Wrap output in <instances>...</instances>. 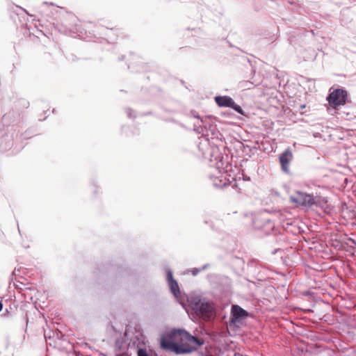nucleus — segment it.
<instances>
[{
  "instance_id": "f257e3e1",
  "label": "nucleus",
  "mask_w": 356,
  "mask_h": 356,
  "mask_svg": "<svg viewBox=\"0 0 356 356\" xmlns=\"http://www.w3.org/2000/svg\"><path fill=\"white\" fill-rule=\"evenodd\" d=\"M203 341L183 330H175L161 338V347L176 354L190 353L203 345Z\"/></svg>"
},
{
  "instance_id": "f03ea898",
  "label": "nucleus",
  "mask_w": 356,
  "mask_h": 356,
  "mask_svg": "<svg viewBox=\"0 0 356 356\" xmlns=\"http://www.w3.org/2000/svg\"><path fill=\"white\" fill-rule=\"evenodd\" d=\"M290 200L297 206L306 207H309L313 205L323 207L327 203V200L325 197L320 196L314 197L312 195L300 191H296L293 195L291 196Z\"/></svg>"
},
{
  "instance_id": "7ed1b4c3",
  "label": "nucleus",
  "mask_w": 356,
  "mask_h": 356,
  "mask_svg": "<svg viewBox=\"0 0 356 356\" xmlns=\"http://www.w3.org/2000/svg\"><path fill=\"white\" fill-rule=\"evenodd\" d=\"M193 310L205 321L210 320L216 315L215 308L212 303L202 302L197 298H193L191 301Z\"/></svg>"
},
{
  "instance_id": "20e7f679",
  "label": "nucleus",
  "mask_w": 356,
  "mask_h": 356,
  "mask_svg": "<svg viewBox=\"0 0 356 356\" xmlns=\"http://www.w3.org/2000/svg\"><path fill=\"white\" fill-rule=\"evenodd\" d=\"M347 99L348 93L343 89H335L327 97L330 106L334 109L346 104Z\"/></svg>"
},
{
  "instance_id": "39448f33",
  "label": "nucleus",
  "mask_w": 356,
  "mask_h": 356,
  "mask_svg": "<svg viewBox=\"0 0 356 356\" xmlns=\"http://www.w3.org/2000/svg\"><path fill=\"white\" fill-rule=\"evenodd\" d=\"M215 102L220 107H230L240 114H243L241 107L235 104L234 100L228 96H218L215 97Z\"/></svg>"
},
{
  "instance_id": "423d86ee",
  "label": "nucleus",
  "mask_w": 356,
  "mask_h": 356,
  "mask_svg": "<svg viewBox=\"0 0 356 356\" xmlns=\"http://www.w3.org/2000/svg\"><path fill=\"white\" fill-rule=\"evenodd\" d=\"M293 159V154L290 147H288L280 156L279 160L282 171L289 172V164Z\"/></svg>"
},
{
  "instance_id": "0eeeda50",
  "label": "nucleus",
  "mask_w": 356,
  "mask_h": 356,
  "mask_svg": "<svg viewBox=\"0 0 356 356\" xmlns=\"http://www.w3.org/2000/svg\"><path fill=\"white\" fill-rule=\"evenodd\" d=\"M246 316H248V312L245 309L236 305L232 307L231 322L232 323H238L241 319Z\"/></svg>"
},
{
  "instance_id": "6e6552de",
  "label": "nucleus",
  "mask_w": 356,
  "mask_h": 356,
  "mask_svg": "<svg viewBox=\"0 0 356 356\" xmlns=\"http://www.w3.org/2000/svg\"><path fill=\"white\" fill-rule=\"evenodd\" d=\"M167 280L172 293L174 294L175 297H178L180 295V291L178 283L177 282L176 280L173 279L172 272H168Z\"/></svg>"
},
{
  "instance_id": "1a4fd4ad",
  "label": "nucleus",
  "mask_w": 356,
  "mask_h": 356,
  "mask_svg": "<svg viewBox=\"0 0 356 356\" xmlns=\"http://www.w3.org/2000/svg\"><path fill=\"white\" fill-rule=\"evenodd\" d=\"M138 356H149V355L145 350L140 348L138 350Z\"/></svg>"
},
{
  "instance_id": "9d476101",
  "label": "nucleus",
  "mask_w": 356,
  "mask_h": 356,
  "mask_svg": "<svg viewBox=\"0 0 356 356\" xmlns=\"http://www.w3.org/2000/svg\"><path fill=\"white\" fill-rule=\"evenodd\" d=\"M2 308H3V305H2V303L0 302V312L2 310Z\"/></svg>"
},
{
  "instance_id": "9b49d317",
  "label": "nucleus",
  "mask_w": 356,
  "mask_h": 356,
  "mask_svg": "<svg viewBox=\"0 0 356 356\" xmlns=\"http://www.w3.org/2000/svg\"><path fill=\"white\" fill-rule=\"evenodd\" d=\"M247 83H248V81H243L242 83V84L243 85V86L245 87L246 86L245 84Z\"/></svg>"
}]
</instances>
